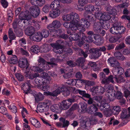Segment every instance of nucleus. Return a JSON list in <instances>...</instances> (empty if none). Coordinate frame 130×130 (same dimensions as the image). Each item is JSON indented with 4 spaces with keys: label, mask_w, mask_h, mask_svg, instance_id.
Here are the masks:
<instances>
[{
    "label": "nucleus",
    "mask_w": 130,
    "mask_h": 130,
    "mask_svg": "<svg viewBox=\"0 0 130 130\" xmlns=\"http://www.w3.org/2000/svg\"><path fill=\"white\" fill-rule=\"evenodd\" d=\"M51 109L52 111L55 112L57 113H59L61 111L60 105L59 104L53 105L51 106Z\"/></svg>",
    "instance_id": "obj_25"
},
{
    "label": "nucleus",
    "mask_w": 130,
    "mask_h": 130,
    "mask_svg": "<svg viewBox=\"0 0 130 130\" xmlns=\"http://www.w3.org/2000/svg\"><path fill=\"white\" fill-rule=\"evenodd\" d=\"M100 22L101 24V27L104 29L107 30L110 28V24L108 21H104Z\"/></svg>",
    "instance_id": "obj_35"
},
{
    "label": "nucleus",
    "mask_w": 130,
    "mask_h": 130,
    "mask_svg": "<svg viewBox=\"0 0 130 130\" xmlns=\"http://www.w3.org/2000/svg\"><path fill=\"white\" fill-rule=\"evenodd\" d=\"M130 117V114L128 112V110L124 109L122 111V112L121 114L120 118L122 121V123L123 125L126 124L128 122L127 119Z\"/></svg>",
    "instance_id": "obj_2"
},
{
    "label": "nucleus",
    "mask_w": 130,
    "mask_h": 130,
    "mask_svg": "<svg viewBox=\"0 0 130 130\" xmlns=\"http://www.w3.org/2000/svg\"><path fill=\"white\" fill-rule=\"evenodd\" d=\"M60 121L62 123V127H67L70 124V123L69 121L66 120L65 118L61 117L59 119Z\"/></svg>",
    "instance_id": "obj_34"
},
{
    "label": "nucleus",
    "mask_w": 130,
    "mask_h": 130,
    "mask_svg": "<svg viewBox=\"0 0 130 130\" xmlns=\"http://www.w3.org/2000/svg\"><path fill=\"white\" fill-rule=\"evenodd\" d=\"M49 33L48 30L46 29H43L41 33V35L42 36V38L43 37H47L49 35Z\"/></svg>",
    "instance_id": "obj_41"
},
{
    "label": "nucleus",
    "mask_w": 130,
    "mask_h": 130,
    "mask_svg": "<svg viewBox=\"0 0 130 130\" xmlns=\"http://www.w3.org/2000/svg\"><path fill=\"white\" fill-rule=\"evenodd\" d=\"M61 111L62 110H65L68 109L71 105V103H68V101L63 100L62 104H60Z\"/></svg>",
    "instance_id": "obj_19"
},
{
    "label": "nucleus",
    "mask_w": 130,
    "mask_h": 130,
    "mask_svg": "<svg viewBox=\"0 0 130 130\" xmlns=\"http://www.w3.org/2000/svg\"><path fill=\"white\" fill-rule=\"evenodd\" d=\"M61 92L60 88L59 87L52 92H44V94L46 95H50L53 96H56L58 94H60Z\"/></svg>",
    "instance_id": "obj_10"
},
{
    "label": "nucleus",
    "mask_w": 130,
    "mask_h": 130,
    "mask_svg": "<svg viewBox=\"0 0 130 130\" xmlns=\"http://www.w3.org/2000/svg\"><path fill=\"white\" fill-rule=\"evenodd\" d=\"M40 50L39 47L37 45H34L30 48L31 52L36 54H37L40 52Z\"/></svg>",
    "instance_id": "obj_37"
},
{
    "label": "nucleus",
    "mask_w": 130,
    "mask_h": 130,
    "mask_svg": "<svg viewBox=\"0 0 130 130\" xmlns=\"http://www.w3.org/2000/svg\"><path fill=\"white\" fill-rule=\"evenodd\" d=\"M50 45L53 48V51L56 53L61 54L62 53V49L60 47L54 44H50Z\"/></svg>",
    "instance_id": "obj_26"
},
{
    "label": "nucleus",
    "mask_w": 130,
    "mask_h": 130,
    "mask_svg": "<svg viewBox=\"0 0 130 130\" xmlns=\"http://www.w3.org/2000/svg\"><path fill=\"white\" fill-rule=\"evenodd\" d=\"M43 80V77L40 76V75L37 77L34 80L35 83L37 85H42V81Z\"/></svg>",
    "instance_id": "obj_40"
},
{
    "label": "nucleus",
    "mask_w": 130,
    "mask_h": 130,
    "mask_svg": "<svg viewBox=\"0 0 130 130\" xmlns=\"http://www.w3.org/2000/svg\"><path fill=\"white\" fill-rule=\"evenodd\" d=\"M103 97L101 96H94L92 98L91 97V95L89 98H87L88 99L87 101V103L89 105H94L97 104L95 101L97 102H100L102 99Z\"/></svg>",
    "instance_id": "obj_7"
},
{
    "label": "nucleus",
    "mask_w": 130,
    "mask_h": 130,
    "mask_svg": "<svg viewBox=\"0 0 130 130\" xmlns=\"http://www.w3.org/2000/svg\"><path fill=\"white\" fill-rule=\"evenodd\" d=\"M94 39L95 40L96 43H97V44L99 45L102 44L104 42L103 38H102L99 35H95Z\"/></svg>",
    "instance_id": "obj_33"
},
{
    "label": "nucleus",
    "mask_w": 130,
    "mask_h": 130,
    "mask_svg": "<svg viewBox=\"0 0 130 130\" xmlns=\"http://www.w3.org/2000/svg\"><path fill=\"white\" fill-rule=\"evenodd\" d=\"M85 58L83 57L78 58L76 60L77 65L81 66V65H83L85 62Z\"/></svg>",
    "instance_id": "obj_43"
},
{
    "label": "nucleus",
    "mask_w": 130,
    "mask_h": 130,
    "mask_svg": "<svg viewBox=\"0 0 130 130\" xmlns=\"http://www.w3.org/2000/svg\"><path fill=\"white\" fill-rule=\"evenodd\" d=\"M31 18V15L28 11L21 12L19 14V18L20 20L19 23H21V26H27L29 24L30 20Z\"/></svg>",
    "instance_id": "obj_1"
},
{
    "label": "nucleus",
    "mask_w": 130,
    "mask_h": 130,
    "mask_svg": "<svg viewBox=\"0 0 130 130\" xmlns=\"http://www.w3.org/2000/svg\"><path fill=\"white\" fill-rule=\"evenodd\" d=\"M115 96L117 99H120L122 98L123 96L122 93L119 91H117L114 92Z\"/></svg>",
    "instance_id": "obj_53"
},
{
    "label": "nucleus",
    "mask_w": 130,
    "mask_h": 130,
    "mask_svg": "<svg viewBox=\"0 0 130 130\" xmlns=\"http://www.w3.org/2000/svg\"><path fill=\"white\" fill-rule=\"evenodd\" d=\"M8 33L9 37L10 39H14L15 38V36L11 28H9Z\"/></svg>",
    "instance_id": "obj_46"
},
{
    "label": "nucleus",
    "mask_w": 130,
    "mask_h": 130,
    "mask_svg": "<svg viewBox=\"0 0 130 130\" xmlns=\"http://www.w3.org/2000/svg\"><path fill=\"white\" fill-rule=\"evenodd\" d=\"M63 56L62 55H60V54L57 56V57L55 59V62H60L63 61V59L64 58L63 57Z\"/></svg>",
    "instance_id": "obj_59"
},
{
    "label": "nucleus",
    "mask_w": 130,
    "mask_h": 130,
    "mask_svg": "<svg viewBox=\"0 0 130 130\" xmlns=\"http://www.w3.org/2000/svg\"><path fill=\"white\" fill-rule=\"evenodd\" d=\"M32 81L30 80H27L26 82L24 83L23 85V87H22V90L26 94L30 93L31 91L30 88L31 86Z\"/></svg>",
    "instance_id": "obj_6"
},
{
    "label": "nucleus",
    "mask_w": 130,
    "mask_h": 130,
    "mask_svg": "<svg viewBox=\"0 0 130 130\" xmlns=\"http://www.w3.org/2000/svg\"><path fill=\"white\" fill-rule=\"evenodd\" d=\"M34 27L31 26L28 27L25 29V33L27 35L30 36L34 34Z\"/></svg>",
    "instance_id": "obj_28"
},
{
    "label": "nucleus",
    "mask_w": 130,
    "mask_h": 130,
    "mask_svg": "<svg viewBox=\"0 0 130 130\" xmlns=\"http://www.w3.org/2000/svg\"><path fill=\"white\" fill-rule=\"evenodd\" d=\"M61 92L64 96L69 95L70 94V92L68 88L65 86H63L60 88Z\"/></svg>",
    "instance_id": "obj_31"
},
{
    "label": "nucleus",
    "mask_w": 130,
    "mask_h": 130,
    "mask_svg": "<svg viewBox=\"0 0 130 130\" xmlns=\"http://www.w3.org/2000/svg\"><path fill=\"white\" fill-rule=\"evenodd\" d=\"M110 18V15L108 14L107 13L105 12L103 13H101L100 20L107 21L109 20Z\"/></svg>",
    "instance_id": "obj_32"
},
{
    "label": "nucleus",
    "mask_w": 130,
    "mask_h": 130,
    "mask_svg": "<svg viewBox=\"0 0 130 130\" xmlns=\"http://www.w3.org/2000/svg\"><path fill=\"white\" fill-rule=\"evenodd\" d=\"M92 90L93 94L97 95L103 94L105 91V89L103 87L100 86L93 87Z\"/></svg>",
    "instance_id": "obj_5"
},
{
    "label": "nucleus",
    "mask_w": 130,
    "mask_h": 130,
    "mask_svg": "<svg viewBox=\"0 0 130 130\" xmlns=\"http://www.w3.org/2000/svg\"><path fill=\"white\" fill-rule=\"evenodd\" d=\"M8 108L11 110L13 112L16 113L17 111V108L14 105H11L8 106Z\"/></svg>",
    "instance_id": "obj_60"
},
{
    "label": "nucleus",
    "mask_w": 130,
    "mask_h": 130,
    "mask_svg": "<svg viewBox=\"0 0 130 130\" xmlns=\"http://www.w3.org/2000/svg\"><path fill=\"white\" fill-rule=\"evenodd\" d=\"M98 48H92L89 50L91 54L90 57L91 59H96L99 58L101 55V53L99 51Z\"/></svg>",
    "instance_id": "obj_3"
},
{
    "label": "nucleus",
    "mask_w": 130,
    "mask_h": 130,
    "mask_svg": "<svg viewBox=\"0 0 130 130\" xmlns=\"http://www.w3.org/2000/svg\"><path fill=\"white\" fill-rule=\"evenodd\" d=\"M121 18L122 19H127L129 21V22L127 24V26L128 27L130 28V17L129 16L123 15L121 17Z\"/></svg>",
    "instance_id": "obj_64"
},
{
    "label": "nucleus",
    "mask_w": 130,
    "mask_h": 130,
    "mask_svg": "<svg viewBox=\"0 0 130 130\" xmlns=\"http://www.w3.org/2000/svg\"><path fill=\"white\" fill-rule=\"evenodd\" d=\"M60 11L58 9H54L50 11L49 13V15L52 18H55L58 17L60 14Z\"/></svg>",
    "instance_id": "obj_17"
},
{
    "label": "nucleus",
    "mask_w": 130,
    "mask_h": 130,
    "mask_svg": "<svg viewBox=\"0 0 130 130\" xmlns=\"http://www.w3.org/2000/svg\"><path fill=\"white\" fill-rule=\"evenodd\" d=\"M71 20L73 24H77L79 23V15L76 13H73L71 14Z\"/></svg>",
    "instance_id": "obj_22"
},
{
    "label": "nucleus",
    "mask_w": 130,
    "mask_h": 130,
    "mask_svg": "<svg viewBox=\"0 0 130 130\" xmlns=\"http://www.w3.org/2000/svg\"><path fill=\"white\" fill-rule=\"evenodd\" d=\"M77 98L78 96L74 95L71 98L69 99L66 100L68 101V103H71V104L72 103L75 102L77 101Z\"/></svg>",
    "instance_id": "obj_55"
},
{
    "label": "nucleus",
    "mask_w": 130,
    "mask_h": 130,
    "mask_svg": "<svg viewBox=\"0 0 130 130\" xmlns=\"http://www.w3.org/2000/svg\"><path fill=\"white\" fill-rule=\"evenodd\" d=\"M79 24L80 26L82 27V29L84 28H84L83 27V26L86 28H88L90 26L89 23L87 22L85 18H82L80 20H79Z\"/></svg>",
    "instance_id": "obj_15"
},
{
    "label": "nucleus",
    "mask_w": 130,
    "mask_h": 130,
    "mask_svg": "<svg viewBox=\"0 0 130 130\" xmlns=\"http://www.w3.org/2000/svg\"><path fill=\"white\" fill-rule=\"evenodd\" d=\"M40 9L39 8L37 7L36 10L33 12L32 15L34 18H36L38 17L40 12Z\"/></svg>",
    "instance_id": "obj_56"
},
{
    "label": "nucleus",
    "mask_w": 130,
    "mask_h": 130,
    "mask_svg": "<svg viewBox=\"0 0 130 130\" xmlns=\"http://www.w3.org/2000/svg\"><path fill=\"white\" fill-rule=\"evenodd\" d=\"M115 58L117 59L123 61L126 59L125 57L120 52L118 51L115 52L114 54Z\"/></svg>",
    "instance_id": "obj_20"
},
{
    "label": "nucleus",
    "mask_w": 130,
    "mask_h": 130,
    "mask_svg": "<svg viewBox=\"0 0 130 130\" xmlns=\"http://www.w3.org/2000/svg\"><path fill=\"white\" fill-rule=\"evenodd\" d=\"M9 61L11 63L15 64L17 62L18 59L17 56L15 55L12 56Z\"/></svg>",
    "instance_id": "obj_45"
},
{
    "label": "nucleus",
    "mask_w": 130,
    "mask_h": 130,
    "mask_svg": "<svg viewBox=\"0 0 130 130\" xmlns=\"http://www.w3.org/2000/svg\"><path fill=\"white\" fill-rule=\"evenodd\" d=\"M101 24L100 22H98L94 23L93 25V29L96 33L99 34L101 31Z\"/></svg>",
    "instance_id": "obj_21"
},
{
    "label": "nucleus",
    "mask_w": 130,
    "mask_h": 130,
    "mask_svg": "<svg viewBox=\"0 0 130 130\" xmlns=\"http://www.w3.org/2000/svg\"><path fill=\"white\" fill-rule=\"evenodd\" d=\"M77 80L75 79H70L67 81V83L69 85H71L72 86H74L76 85L77 83Z\"/></svg>",
    "instance_id": "obj_58"
},
{
    "label": "nucleus",
    "mask_w": 130,
    "mask_h": 130,
    "mask_svg": "<svg viewBox=\"0 0 130 130\" xmlns=\"http://www.w3.org/2000/svg\"><path fill=\"white\" fill-rule=\"evenodd\" d=\"M30 39L32 41H39L42 39V36L40 32H37L34 34L29 37Z\"/></svg>",
    "instance_id": "obj_8"
},
{
    "label": "nucleus",
    "mask_w": 130,
    "mask_h": 130,
    "mask_svg": "<svg viewBox=\"0 0 130 130\" xmlns=\"http://www.w3.org/2000/svg\"><path fill=\"white\" fill-rule=\"evenodd\" d=\"M61 92L60 88L59 87L52 92H44V94L46 95H50L53 96H56L58 94H60Z\"/></svg>",
    "instance_id": "obj_9"
},
{
    "label": "nucleus",
    "mask_w": 130,
    "mask_h": 130,
    "mask_svg": "<svg viewBox=\"0 0 130 130\" xmlns=\"http://www.w3.org/2000/svg\"><path fill=\"white\" fill-rule=\"evenodd\" d=\"M46 78H43V80L42 81V84L43 85L47 84L49 83L50 80L51 79L50 77H46Z\"/></svg>",
    "instance_id": "obj_57"
},
{
    "label": "nucleus",
    "mask_w": 130,
    "mask_h": 130,
    "mask_svg": "<svg viewBox=\"0 0 130 130\" xmlns=\"http://www.w3.org/2000/svg\"><path fill=\"white\" fill-rule=\"evenodd\" d=\"M71 26L70 28H71L72 30L73 31H75L78 30L79 31L83 32L84 31V28H82V27L80 26L79 25V23L77 24H71Z\"/></svg>",
    "instance_id": "obj_16"
},
{
    "label": "nucleus",
    "mask_w": 130,
    "mask_h": 130,
    "mask_svg": "<svg viewBox=\"0 0 130 130\" xmlns=\"http://www.w3.org/2000/svg\"><path fill=\"white\" fill-rule=\"evenodd\" d=\"M30 2L31 4L33 5H36L37 4L39 6H41L45 4V0H30Z\"/></svg>",
    "instance_id": "obj_24"
},
{
    "label": "nucleus",
    "mask_w": 130,
    "mask_h": 130,
    "mask_svg": "<svg viewBox=\"0 0 130 130\" xmlns=\"http://www.w3.org/2000/svg\"><path fill=\"white\" fill-rule=\"evenodd\" d=\"M118 26H113L110 29V32L112 34H117L118 33Z\"/></svg>",
    "instance_id": "obj_49"
},
{
    "label": "nucleus",
    "mask_w": 130,
    "mask_h": 130,
    "mask_svg": "<svg viewBox=\"0 0 130 130\" xmlns=\"http://www.w3.org/2000/svg\"><path fill=\"white\" fill-rule=\"evenodd\" d=\"M35 97L36 101L37 102L42 100L44 98L43 95L40 93L36 94Z\"/></svg>",
    "instance_id": "obj_38"
},
{
    "label": "nucleus",
    "mask_w": 130,
    "mask_h": 130,
    "mask_svg": "<svg viewBox=\"0 0 130 130\" xmlns=\"http://www.w3.org/2000/svg\"><path fill=\"white\" fill-rule=\"evenodd\" d=\"M61 24L60 21L58 20H55L52 23L48 25L47 28L51 32H56L55 29V28H59L61 26Z\"/></svg>",
    "instance_id": "obj_4"
},
{
    "label": "nucleus",
    "mask_w": 130,
    "mask_h": 130,
    "mask_svg": "<svg viewBox=\"0 0 130 130\" xmlns=\"http://www.w3.org/2000/svg\"><path fill=\"white\" fill-rule=\"evenodd\" d=\"M84 17L85 18L87 22L89 24V26L92 23L94 22V18L92 15L89 14V12L87 11H85L83 14Z\"/></svg>",
    "instance_id": "obj_13"
},
{
    "label": "nucleus",
    "mask_w": 130,
    "mask_h": 130,
    "mask_svg": "<svg viewBox=\"0 0 130 130\" xmlns=\"http://www.w3.org/2000/svg\"><path fill=\"white\" fill-rule=\"evenodd\" d=\"M71 35L70 37H71L72 40H76L79 39V36L77 34L74 33Z\"/></svg>",
    "instance_id": "obj_54"
},
{
    "label": "nucleus",
    "mask_w": 130,
    "mask_h": 130,
    "mask_svg": "<svg viewBox=\"0 0 130 130\" xmlns=\"http://www.w3.org/2000/svg\"><path fill=\"white\" fill-rule=\"evenodd\" d=\"M71 14H67L62 16V20L64 21H70L72 20Z\"/></svg>",
    "instance_id": "obj_51"
},
{
    "label": "nucleus",
    "mask_w": 130,
    "mask_h": 130,
    "mask_svg": "<svg viewBox=\"0 0 130 130\" xmlns=\"http://www.w3.org/2000/svg\"><path fill=\"white\" fill-rule=\"evenodd\" d=\"M49 107L45 105L43 103H39L37 106V110L39 112H42L47 111L49 109Z\"/></svg>",
    "instance_id": "obj_11"
},
{
    "label": "nucleus",
    "mask_w": 130,
    "mask_h": 130,
    "mask_svg": "<svg viewBox=\"0 0 130 130\" xmlns=\"http://www.w3.org/2000/svg\"><path fill=\"white\" fill-rule=\"evenodd\" d=\"M115 91L113 90V87L109 85L107 88V90L106 92L105 95L106 96L114 94Z\"/></svg>",
    "instance_id": "obj_29"
},
{
    "label": "nucleus",
    "mask_w": 130,
    "mask_h": 130,
    "mask_svg": "<svg viewBox=\"0 0 130 130\" xmlns=\"http://www.w3.org/2000/svg\"><path fill=\"white\" fill-rule=\"evenodd\" d=\"M31 68L32 71L35 72L39 73L42 72L44 70H45V69H42V68H40L37 66H33Z\"/></svg>",
    "instance_id": "obj_47"
},
{
    "label": "nucleus",
    "mask_w": 130,
    "mask_h": 130,
    "mask_svg": "<svg viewBox=\"0 0 130 130\" xmlns=\"http://www.w3.org/2000/svg\"><path fill=\"white\" fill-rule=\"evenodd\" d=\"M117 67H115L113 70V74L116 76L117 75H122L124 72V70L122 67L118 66Z\"/></svg>",
    "instance_id": "obj_14"
},
{
    "label": "nucleus",
    "mask_w": 130,
    "mask_h": 130,
    "mask_svg": "<svg viewBox=\"0 0 130 130\" xmlns=\"http://www.w3.org/2000/svg\"><path fill=\"white\" fill-rule=\"evenodd\" d=\"M116 79V77H113L112 75H110L108 78H107L105 80L104 83H108L109 82L113 83L114 82V79Z\"/></svg>",
    "instance_id": "obj_39"
},
{
    "label": "nucleus",
    "mask_w": 130,
    "mask_h": 130,
    "mask_svg": "<svg viewBox=\"0 0 130 130\" xmlns=\"http://www.w3.org/2000/svg\"><path fill=\"white\" fill-rule=\"evenodd\" d=\"M125 46V44L123 42H122L116 46L115 47V50H120L124 48Z\"/></svg>",
    "instance_id": "obj_61"
},
{
    "label": "nucleus",
    "mask_w": 130,
    "mask_h": 130,
    "mask_svg": "<svg viewBox=\"0 0 130 130\" xmlns=\"http://www.w3.org/2000/svg\"><path fill=\"white\" fill-rule=\"evenodd\" d=\"M107 10L108 13L113 15H115L117 14L116 9L110 6L107 7Z\"/></svg>",
    "instance_id": "obj_30"
},
{
    "label": "nucleus",
    "mask_w": 130,
    "mask_h": 130,
    "mask_svg": "<svg viewBox=\"0 0 130 130\" xmlns=\"http://www.w3.org/2000/svg\"><path fill=\"white\" fill-rule=\"evenodd\" d=\"M112 113V111L110 109H104V115L107 117H108L111 116Z\"/></svg>",
    "instance_id": "obj_42"
},
{
    "label": "nucleus",
    "mask_w": 130,
    "mask_h": 130,
    "mask_svg": "<svg viewBox=\"0 0 130 130\" xmlns=\"http://www.w3.org/2000/svg\"><path fill=\"white\" fill-rule=\"evenodd\" d=\"M99 105L98 104L92 105L88 108L89 113L91 115H93L98 109L97 107Z\"/></svg>",
    "instance_id": "obj_18"
},
{
    "label": "nucleus",
    "mask_w": 130,
    "mask_h": 130,
    "mask_svg": "<svg viewBox=\"0 0 130 130\" xmlns=\"http://www.w3.org/2000/svg\"><path fill=\"white\" fill-rule=\"evenodd\" d=\"M79 93L82 96L81 98L83 99H84L83 97L86 98H89L90 96V94L88 93H86V92L84 91H82L79 90Z\"/></svg>",
    "instance_id": "obj_44"
},
{
    "label": "nucleus",
    "mask_w": 130,
    "mask_h": 130,
    "mask_svg": "<svg viewBox=\"0 0 130 130\" xmlns=\"http://www.w3.org/2000/svg\"><path fill=\"white\" fill-rule=\"evenodd\" d=\"M87 106V104L85 103H80L78 104V107L79 109L81 108V112L84 113L88 110Z\"/></svg>",
    "instance_id": "obj_23"
},
{
    "label": "nucleus",
    "mask_w": 130,
    "mask_h": 130,
    "mask_svg": "<svg viewBox=\"0 0 130 130\" xmlns=\"http://www.w3.org/2000/svg\"><path fill=\"white\" fill-rule=\"evenodd\" d=\"M121 111V108L119 106H116L113 107L112 112L114 114H118Z\"/></svg>",
    "instance_id": "obj_48"
},
{
    "label": "nucleus",
    "mask_w": 130,
    "mask_h": 130,
    "mask_svg": "<svg viewBox=\"0 0 130 130\" xmlns=\"http://www.w3.org/2000/svg\"><path fill=\"white\" fill-rule=\"evenodd\" d=\"M51 47L49 44H46L44 45L41 48V51L44 53L48 52L50 50Z\"/></svg>",
    "instance_id": "obj_36"
},
{
    "label": "nucleus",
    "mask_w": 130,
    "mask_h": 130,
    "mask_svg": "<svg viewBox=\"0 0 130 130\" xmlns=\"http://www.w3.org/2000/svg\"><path fill=\"white\" fill-rule=\"evenodd\" d=\"M129 5V1L126 0L125 2L119 5L118 6L120 7L123 8L127 7Z\"/></svg>",
    "instance_id": "obj_63"
},
{
    "label": "nucleus",
    "mask_w": 130,
    "mask_h": 130,
    "mask_svg": "<svg viewBox=\"0 0 130 130\" xmlns=\"http://www.w3.org/2000/svg\"><path fill=\"white\" fill-rule=\"evenodd\" d=\"M19 66L21 68H24L26 67L27 69L28 66V61L26 58H21L18 61Z\"/></svg>",
    "instance_id": "obj_12"
},
{
    "label": "nucleus",
    "mask_w": 130,
    "mask_h": 130,
    "mask_svg": "<svg viewBox=\"0 0 130 130\" xmlns=\"http://www.w3.org/2000/svg\"><path fill=\"white\" fill-rule=\"evenodd\" d=\"M19 42L20 45L25 49L26 46L23 45H26V41L25 39L24 38H22L19 40Z\"/></svg>",
    "instance_id": "obj_50"
},
{
    "label": "nucleus",
    "mask_w": 130,
    "mask_h": 130,
    "mask_svg": "<svg viewBox=\"0 0 130 130\" xmlns=\"http://www.w3.org/2000/svg\"><path fill=\"white\" fill-rule=\"evenodd\" d=\"M116 80L118 83L124 82L125 81L124 78L122 76H120L118 77H116Z\"/></svg>",
    "instance_id": "obj_62"
},
{
    "label": "nucleus",
    "mask_w": 130,
    "mask_h": 130,
    "mask_svg": "<svg viewBox=\"0 0 130 130\" xmlns=\"http://www.w3.org/2000/svg\"><path fill=\"white\" fill-rule=\"evenodd\" d=\"M30 121L31 124L36 128H38L41 127V125L40 123L37 119L31 118L30 119Z\"/></svg>",
    "instance_id": "obj_27"
},
{
    "label": "nucleus",
    "mask_w": 130,
    "mask_h": 130,
    "mask_svg": "<svg viewBox=\"0 0 130 130\" xmlns=\"http://www.w3.org/2000/svg\"><path fill=\"white\" fill-rule=\"evenodd\" d=\"M15 32V33L17 36L20 37L23 35V32L22 30L19 28L14 30Z\"/></svg>",
    "instance_id": "obj_52"
}]
</instances>
